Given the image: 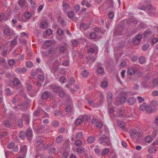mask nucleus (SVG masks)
I'll return each mask as SVG.
<instances>
[{"instance_id": "obj_53", "label": "nucleus", "mask_w": 158, "mask_h": 158, "mask_svg": "<svg viewBox=\"0 0 158 158\" xmlns=\"http://www.w3.org/2000/svg\"><path fill=\"white\" fill-rule=\"evenodd\" d=\"M26 64L27 67L29 68H31L33 65V63L31 61H28L27 62H26Z\"/></svg>"}, {"instance_id": "obj_49", "label": "nucleus", "mask_w": 158, "mask_h": 158, "mask_svg": "<svg viewBox=\"0 0 158 158\" xmlns=\"http://www.w3.org/2000/svg\"><path fill=\"white\" fill-rule=\"evenodd\" d=\"M124 110L123 109H120L118 112V115L119 117L122 116L124 113Z\"/></svg>"}, {"instance_id": "obj_40", "label": "nucleus", "mask_w": 158, "mask_h": 158, "mask_svg": "<svg viewBox=\"0 0 158 158\" xmlns=\"http://www.w3.org/2000/svg\"><path fill=\"white\" fill-rule=\"evenodd\" d=\"M82 123L81 119L79 118H77L75 121L74 123L76 125H79Z\"/></svg>"}, {"instance_id": "obj_41", "label": "nucleus", "mask_w": 158, "mask_h": 158, "mask_svg": "<svg viewBox=\"0 0 158 158\" xmlns=\"http://www.w3.org/2000/svg\"><path fill=\"white\" fill-rule=\"evenodd\" d=\"M67 15L70 19H72L74 17L75 15L73 11H70L68 12Z\"/></svg>"}, {"instance_id": "obj_52", "label": "nucleus", "mask_w": 158, "mask_h": 158, "mask_svg": "<svg viewBox=\"0 0 158 158\" xmlns=\"http://www.w3.org/2000/svg\"><path fill=\"white\" fill-rule=\"evenodd\" d=\"M96 127L99 129H101L103 127V123L101 122H97L96 123Z\"/></svg>"}, {"instance_id": "obj_55", "label": "nucleus", "mask_w": 158, "mask_h": 158, "mask_svg": "<svg viewBox=\"0 0 158 158\" xmlns=\"http://www.w3.org/2000/svg\"><path fill=\"white\" fill-rule=\"evenodd\" d=\"M146 8H147V10H155L156 9V8L155 7H152L151 4H148L146 6Z\"/></svg>"}, {"instance_id": "obj_31", "label": "nucleus", "mask_w": 158, "mask_h": 158, "mask_svg": "<svg viewBox=\"0 0 158 158\" xmlns=\"http://www.w3.org/2000/svg\"><path fill=\"white\" fill-rule=\"evenodd\" d=\"M150 105L152 107L154 108L158 105V102L155 101H152L151 102Z\"/></svg>"}, {"instance_id": "obj_13", "label": "nucleus", "mask_w": 158, "mask_h": 158, "mask_svg": "<svg viewBox=\"0 0 158 158\" xmlns=\"http://www.w3.org/2000/svg\"><path fill=\"white\" fill-rule=\"evenodd\" d=\"M9 18V17L7 15L4 13H2L0 15V22H2L3 20H7Z\"/></svg>"}, {"instance_id": "obj_23", "label": "nucleus", "mask_w": 158, "mask_h": 158, "mask_svg": "<svg viewBox=\"0 0 158 158\" xmlns=\"http://www.w3.org/2000/svg\"><path fill=\"white\" fill-rule=\"evenodd\" d=\"M26 133L23 131H21L19 133V136L20 138L22 139H24L26 137Z\"/></svg>"}, {"instance_id": "obj_3", "label": "nucleus", "mask_w": 158, "mask_h": 158, "mask_svg": "<svg viewBox=\"0 0 158 158\" xmlns=\"http://www.w3.org/2000/svg\"><path fill=\"white\" fill-rule=\"evenodd\" d=\"M123 29L121 27L117 26L115 28L113 35H122L123 34Z\"/></svg>"}, {"instance_id": "obj_42", "label": "nucleus", "mask_w": 158, "mask_h": 158, "mask_svg": "<svg viewBox=\"0 0 158 158\" xmlns=\"http://www.w3.org/2000/svg\"><path fill=\"white\" fill-rule=\"evenodd\" d=\"M150 47V45L148 43L144 44L142 47V49L143 51H146Z\"/></svg>"}, {"instance_id": "obj_50", "label": "nucleus", "mask_w": 158, "mask_h": 158, "mask_svg": "<svg viewBox=\"0 0 158 158\" xmlns=\"http://www.w3.org/2000/svg\"><path fill=\"white\" fill-rule=\"evenodd\" d=\"M66 80V78L64 76L61 77L59 78V81L62 84L64 83Z\"/></svg>"}, {"instance_id": "obj_62", "label": "nucleus", "mask_w": 158, "mask_h": 158, "mask_svg": "<svg viewBox=\"0 0 158 158\" xmlns=\"http://www.w3.org/2000/svg\"><path fill=\"white\" fill-rule=\"evenodd\" d=\"M55 48H52L48 50V53L50 54H53L55 53Z\"/></svg>"}, {"instance_id": "obj_33", "label": "nucleus", "mask_w": 158, "mask_h": 158, "mask_svg": "<svg viewBox=\"0 0 158 158\" xmlns=\"http://www.w3.org/2000/svg\"><path fill=\"white\" fill-rule=\"evenodd\" d=\"M41 109H39L35 110L34 112V115L35 116H38L40 115V113L42 111Z\"/></svg>"}, {"instance_id": "obj_12", "label": "nucleus", "mask_w": 158, "mask_h": 158, "mask_svg": "<svg viewBox=\"0 0 158 158\" xmlns=\"http://www.w3.org/2000/svg\"><path fill=\"white\" fill-rule=\"evenodd\" d=\"M87 60L88 64H90L94 62L96 59V57L95 56H92L89 55L87 57Z\"/></svg>"}, {"instance_id": "obj_38", "label": "nucleus", "mask_w": 158, "mask_h": 158, "mask_svg": "<svg viewBox=\"0 0 158 158\" xmlns=\"http://www.w3.org/2000/svg\"><path fill=\"white\" fill-rule=\"evenodd\" d=\"M147 104L145 103H143L140 106V109L142 111H144L146 110L147 108Z\"/></svg>"}, {"instance_id": "obj_7", "label": "nucleus", "mask_w": 158, "mask_h": 158, "mask_svg": "<svg viewBox=\"0 0 158 158\" xmlns=\"http://www.w3.org/2000/svg\"><path fill=\"white\" fill-rule=\"evenodd\" d=\"M42 136H38L36 137L35 139V143L36 146H39L41 144L44 145V140L42 139Z\"/></svg>"}, {"instance_id": "obj_51", "label": "nucleus", "mask_w": 158, "mask_h": 158, "mask_svg": "<svg viewBox=\"0 0 158 158\" xmlns=\"http://www.w3.org/2000/svg\"><path fill=\"white\" fill-rule=\"evenodd\" d=\"M56 32L58 35L62 36L64 35V31L63 30L61 29H57Z\"/></svg>"}, {"instance_id": "obj_20", "label": "nucleus", "mask_w": 158, "mask_h": 158, "mask_svg": "<svg viewBox=\"0 0 158 158\" xmlns=\"http://www.w3.org/2000/svg\"><path fill=\"white\" fill-rule=\"evenodd\" d=\"M50 129L49 127L47 126H42V133L49 132L50 131Z\"/></svg>"}, {"instance_id": "obj_30", "label": "nucleus", "mask_w": 158, "mask_h": 158, "mask_svg": "<svg viewBox=\"0 0 158 158\" xmlns=\"http://www.w3.org/2000/svg\"><path fill=\"white\" fill-rule=\"evenodd\" d=\"M52 125L54 127H57L59 125V122L56 120H54L52 122Z\"/></svg>"}, {"instance_id": "obj_60", "label": "nucleus", "mask_w": 158, "mask_h": 158, "mask_svg": "<svg viewBox=\"0 0 158 158\" xmlns=\"http://www.w3.org/2000/svg\"><path fill=\"white\" fill-rule=\"evenodd\" d=\"M17 44V37H15L11 41L10 44L14 46Z\"/></svg>"}, {"instance_id": "obj_56", "label": "nucleus", "mask_w": 158, "mask_h": 158, "mask_svg": "<svg viewBox=\"0 0 158 158\" xmlns=\"http://www.w3.org/2000/svg\"><path fill=\"white\" fill-rule=\"evenodd\" d=\"M62 65L64 66H68L69 65V61L68 60H64L62 63Z\"/></svg>"}, {"instance_id": "obj_35", "label": "nucleus", "mask_w": 158, "mask_h": 158, "mask_svg": "<svg viewBox=\"0 0 158 158\" xmlns=\"http://www.w3.org/2000/svg\"><path fill=\"white\" fill-rule=\"evenodd\" d=\"M135 70L134 69L132 68H129L128 70V74L131 75H133L135 73Z\"/></svg>"}, {"instance_id": "obj_11", "label": "nucleus", "mask_w": 158, "mask_h": 158, "mask_svg": "<svg viewBox=\"0 0 158 158\" xmlns=\"http://www.w3.org/2000/svg\"><path fill=\"white\" fill-rule=\"evenodd\" d=\"M136 101V98L134 97H131L128 98L126 101L127 103L130 105H133Z\"/></svg>"}, {"instance_id": "obj_10", "label": "nucleus", "mask_w": 158, "mask_h": 158, "mask_svg": "<svg viewBox=\"0 0 158 158\" xmlns=\"http://www.w3.org/2000/svg\"><path fill=\"white\" fill-rule=\"evenodd\" d=\"M106 3L108 6L107 8L110 10H114V7L113 0H107Z\"/></svg>"}, {"instance_id": "obj_64", "label": "nucleus", "mask_w": 158, "mask_h": 158, "mask_svg": "<svg viewBox=\"0 0 158 158\" xmlns=\"http://www.w3.org/2000/svg\"><path fill=\"white\" fill-rule=\"evenodd\" d=\"M82 143L81 141L79 139L75 141V144L77 146H81Z\"/></svg>"}, {"instance_id": "obj_26", "label": "nucleus", "mask_w": 158, "mask_h": 158, "mask_svg": "<svg viewBox=\"0 0 158 158\" xmlns=\"http://www.w3.org/2000/svg\"><path fill=\"white\" fill-rule=\"evenodd\" d=\"M109 152V149L107 148H106L103 149L101 152L100 155L102 156H104L106 155Z\"/></svg>"}, {"instance_id": "obj_32", "label": "nucleus", "mask_w": 158, "mask_h": 158, "mask_svg": "<svg viewBox=\"0 0 158 158\" xmlns=\"http://www.w3.org/2000/svg\"><path fill=\"white\" fill-rule=\"evenodd\" d=\"M94 140L95 138L92 136H90L88 137L87 139V141L89 143H93Z\"/></svg>"}, {"instance_id": "obj_2", "label": "nucleus", "mask_w": 158, "mask_h": 158, "mask_svg": "<svg viewBox=\"0 0 158 158\" xmlns=\"http://www.w3.org/2000/svg\"><path fill=\"white\" fill-rule=\"evenodd\" d=\"M26 135L27 139L29 142L31 141L33 136V132L31 128L29 127L27 130Z\"/></svg>"}, {"instance_id": "obj_43", "label": "nucleus", "mask_w": 158, "mask_h": 158, "mask_svg": "<svg viewBox=\"0 0 158 158\" xmlns=\"http://www.w3.org/2000/svg\"><path fill=\"white\" fill-rule=\"evenodd\" d=\"M75 137L77 139H80L83 137V135L82 132H78L76 134Z\"/></svg>"}, {"instance_id": "obj_17", "label": "nucleus", "mask_w": 158, "mask_h": 158, "mask_svg": "<svg viewBox=\"0 0 158 158\" xmlns=\"http://www.w3.org/2000/svg\"><path fill=\"white\" fill-rule=\"evenodd\" d=\"M50 93L49 92L46 91L43 92L41 94V98L45 100L49 98Z\"/></svg>"}, {"instance_id": "obj_25", "label": "nucleus", "mask_w": 158, "mask_h": 158, "mask_svg": "<svg viewBox=\"0 0 158 158\" xmlns=\"http://www.w3.org/2000/svg\"><path fill=\"white\" fill-rule=\"evenodd\" d=\"M146 25L145 23H144L143 22H141L137 26V28L139 29H140L145 27H146Z\"/></svg>"}, {"instance_id": "obj_59", "label": "nucleus", "mask_w": 158, "mask_h": 158, "mask_svg": "<svg viewBox=\"0 0 158 158\" xmlns=\"http://www.w3.org/2000/svg\"><path fill=\"white\" fill-rule=\"evenodd\" d=\"M23 119L22 118H21L19 119L18 122V126L19 127L21 128L23 127Z\"/></svg>"}, {"instance_id": "obj_5", "label": "nucleus", "mask_w": 158, "mask_h": 158, "mask_svg": "<svg viewBox=\"0 0 158 158\" xmlns=\"http://www.w3.org/2000/svg\"><path fill=\"white\" fill-rule=\"evenodd\" d=\"M27 150V148L26 145H24L21 147L19 151V153L23 158H24L26 155Z\"/></svg>"}, {"instance_id": "obj_22", "label": "nucleus", "mask_w": 158, "mask_h": 158, "mask_svg": "<svg viewBox=\"0 0 158 158\" xmlns=\"http://www.w3.org/2000/svg\"><path fill=\"white\" fill-rule=\"evenodd\" d=\"M58 96L61 98H64L67 95L62 89L58 93Z\"/></svg>"}, {"instance_id": "obj_61", "label": "nucleus", "mask_w": 158, "mask_h": 158, "mask_svg": "<svg viewBox=\"0 0 158 158\" xmlns=\"http://www.w3.org/2000/svg\"><path fill=\"white\" fill-rule=\"evenodd\" d=\"M108 85L107 82L106 81H104L102 82L101 86L102 88H107Z\"/></svg>"}, {"instance_id": "obj_15", "label": "nucleus", "mask_w": 158, "mask_h": 158, "mask_svg": "<svg viewBox=\"0 0 158 158\" xmlns=\"http://www.w3.org/2000/svg\"><path fill=\"white\" fill-rule=\"evenodd\" d=\"M152 33V31L149 29H146L143 33V36L144 38H147L150 36Z\"/></svg>"}, {"instance_id": "obj_18", "label": "nucleus", "mask_w": 158, "mask_h": 158, "mask_svg": "<svg viewBox=\"0 0 158 158\" xmlns=\"http://www.w3.org/2000/svg\"><path fill=\"white\" fill-rule=\"evenodd\" d=\"M26 70L25 68H18L15 69L16 72L18 74L24 73L26 71Z\"/></svg>"}, {"instance_id": "obj_48", "label": "nucleus", "mask_w": 158, "mask_h": 158, "mask_svg": "<svg viewBox=\"0 0 158 158\" xmlns=\"http://www.w3.org/2000/svg\"><path fill=\"white\" fill-rule=\"evenodd\" d=\"M139 62L141 64L144 63L145 61V58L143 56H141L140 57L139 59Z\"/></svg>"}, {"instance_id": "obj_63", "label": "nucleus", "mask_w": 158, "mask_h": 158, "mask_svg": "<svg viewBox=\"0 0 158 158\" xmlns=\"http://www.w3.org/2000/svg\"><path fill=\"white\" fill-rule=\"evenodd\" d=\"M126 97L125 96H122L119 98V101L121 103H123L126 101Z\"/></svg>"}, {"instance_id": "obj_14", "label": "nucleus", "mask_w": 158, "mask_h": 158, "mask_svg": "<svg viewBox=\"0 0 158 158\" xmlns=\"http://www.w3.org/2000/svg\"><path fill=\"white\" fill-rule=\"evenodd\" d=\"M23 119L25 121L26 124H28L29 123L30 117L29 115L27 114H23L22 116Z\"/></svg>"}, {"instance_id": "obj_46", "label": "nucleus", "mask_w": 158, "mask_h": 158, "mask_svg": "<svg viewBox=\"0 0 158 158\" xmlns=\"http://www.w3.org/2000/svg\"><path fill=\"white\" fill-rule=\"evenodd\" d=\"M84 151V149L82 147H79L77 149V152L79 153H82Z\"/></svg>"}, {"instance_id": "obj_19", "label": "nucleus", "mask_w": 158, "mask_h": 158, "mask_svg": "<svg viewBox=\"0 0 158 158\" xmlns=\"http://www.w3.org/2000/svg\"><path fill=\"white\" fill-rule=\"evenodd\" d=\"M112 94L111 92H108L107 94V101L108 104H110L112 101Z\"/></svg>"}, {"instance_id": "obj_45", "label": "nucleus", "mask_w": 158, "mask_h": 158, "mask_svg": "<svg viewBox=\"0 0 158 158\" xmlns=\"http://www.w3.org/2000/svg\"><path fill=\"white\" fill-rule=\"evenodd\" d=\"M131 21L132 22V24H133L135 26L138 23V20L135 18H131Z\"/></svg>"}, {"instance_id": "obj_28", "label": "nucleus", "mask_w": 158, "mask_h": 158, "mask_svg": "<svg viewBox=\"0 0 158 158\" xmlns=\"http://www.w3.org/2000/svg\"><path fill=\"white\" fill-rule=\"evenodd\" d=\"M4 33L5 35L10 36L11 34V30L9 29H6L4 31Z\"/></svg>"}, {"instance_id": "obj_9", "label": "nucleus", "mask_w": 158, "mask_h": 158, "mask_svg": "<svg viewBox=\"0 0 158 158\" xmlns=\"http://www.w3.org/2000/svg\"><path fill=\"white\" fill-rule=\"evenodd\" d=\"M27 104L26 102H24L22 103L20 105H18L17 107L15 106L13 108L16 110V109H20L22 110H25L27 109Z\"/></svg>"}, {"instance_id": "obj_47", "label": "nucleus", "mask_w": 158, "mask_h": 158, "mask_svg": "<svg viewBox=\"0 0 158 158\" xmlns=\"http://www.w3.org/2000/svg\"><path fill=\"white\" fill-rule=\"evenodd\" d=\"M75 82V81L74 78L73 77H70L69 78L68 83L69 85H72L74 84Z\"/></svg>"}, {"instance_id": "obj_57", "label": "nucleus", "mask_w": 158, "mask_h": 158, "mask_svg": "<svg viewBox=\"0 0 158 158\" xmlns=\"http://www.w3.org/2000/svg\"><path fill=\"white\" fill-rule=\"evenodd\" d=\"M13 83L16 86H18L20 84V81L18 79H15L13 81Z\"/></svg>"}, {"instance_id": "obj_44", "label": "nucleus", "mask_w": 158, "mask_h": 158, "mask_svg": "<svg viewBox=\"0 0 158 158\" xmlns=\"http://www.w3.org/2000/svg\"><path fill=\"white\" fill-rule=\"evenodd\" d=\"M97 35L95 32H92L89 35L90 37L92 39H94L97 37Z\"/></svg>"}, {"instance_id": "obj_36", "label": "nucleus", "mask_w": 158, "mask_h": 158, "mask_svg": "<svg viewBox=\"0 0 158 158\" xmlns=\"http://www.w3.org/2000/svg\"><path fill=\"white\" fill-rule=\"evenodd\" d=\"M6 94L7 96H10L13 94V93L9 88H6Z\"/></svg>"}, {"instance_id": "obj_39", "label": "nucleus", "mask_w": 158, "mask_h": 158, "mask_svg": "<svg viewBox=\"0 0 158 158\" xmlns=\"http://www.w3.org/2000/svg\"><path fill=\"white\" fill-rule=\"evenodd\" d=\"M31 16V13L29 11L25 12L24 14L25 18L26 19H29Z\"/></svg>"}, {"instance_id": "obj_1", "label": "nucleus", "mask_w": 158, "mask_h": 158, "mask_svg": "<svg viewBox=\"0 0 158 158\" xmlns=\"http://www.w3.org/2000/svg\"><path fill=\"white\" fill-rule=\"evenodd\" d=\"M98 140L100 144H102L106 146H109L110 145L109 136L106 135L104 134L100 137Z\"/></svg>"}, {"instance_id": "obj_37", "label": "nucleus", "mask_w": 158, "mask_h": 158, "mask_svg": "<svg viewBox=\"0 0 158 158\" xmlns=\"http://www.w3.org/2000/svg\"><path fill=\"white\" fill-rule=\"evenodd\" d=\"M153 108L152 107V106H151L149 104L147 106L146 110V111L148 112L149 113H151L153 111Z\"/></svg>"}, {"instance_id": "obj_29", "label": "nucleus", "mask_w": 158, "mask_h": 158, "mask_svg": "<svg viewBox=\"0 0 158 158\" xmlns=\"http://www.w3.org/2000/svg\"><path fill=\"white\" fill-rule=\"evenodd\" d=\"M63 140L62 136L61 135H59L56 138V142L57 143H61Z\"/></svg>"}, {"instance_id": "obj_54", "label": "nucleus", "mask_w": 158, "mask_h": 158, "mask_svg": "<svg viewBox=\"0 0 158 158\" xmlns=\"http://www.w3.org/2000/svg\"><path fill=\"white\" fill-rule=\"evenodd\" d=\"M89 74V72L85 70L83 71L82 73L83 77L85 78L87 77Z\"/></svg>"}, {"instance_id": "obj_8", "label": "nucleus", "mask_w": 158, "mask_h": 158, "mask_svg": "<svg viewBox=\"0 0 158 158\" xmlns=\"http://www.w3.org/2000/svg\"><path fill=\"white\" fill-rule=\"evenodd\" d=\"M50 87L53 92L56 93H58L62 89L60 87L56 85H50Z\"/></svg>"}, {"instance_id": "obj_24", "label": "nucleus", "mask_w": 158, "mask_h": 158, "mask_svg": "<svg viewBox=\"0 0 158 158\" xmlns=\"http://www.w3.org/2000/svg\"><path fill=\"white\" fill-rule=\"evenodd\" d=\"M42 126H37L34 128V131L37 133H42Z\"/></svg>"}, {"instance_id": "obj_21", "label": "nucleus", "mask_w": 158, "mask_h": 158, "mask_svg": "<svg viewBox=\"0 0 158 158\" xmlns=\"http://www.w3.org/2000/svg\"><path fill=\"white\" fill-rule=\"evenodd\" d=\"M7 135L6 131H5L3 130H1L0 131V138L2 139L3 138L6 136Z\"/></svg>"}, {"instance_id": "obj_6", "label": "nucleus", "mask_w": 158, "mask_h": 158, "mask_svg": "<svg viewBox=\"0 0 158 158\" xmlns=\"http://www.w3.org/2000/svg\"><path fill=\"white\" fill-rule=\"evenodd\" d=\"M98 49V47L96 45L93 44L89 48L88 50V53L89 54L93 53Z\"/></svg>"}, {"instance_id": "obj_4", "label": "nucleus", "mask_w": 158, "mask_h": 158, "mask_svg": "<svg viewBox=\"0 0 158 158\" xmlns=\"http://www.w3.org/2000/svg\"><path fill=\"white\" fill-rule=\"evenodd\" d=\"M142 38V36L141 34H137L135 36V38L133 40V43L136 45H138L141 42Z\"/></svg>"}, {"instance_id": "obj_58", "label": "nucleus", "mask_w": 158, "mask_h": 158, "mask_svg": "<svg viewBox=\"0 0 158 158\" xmlns=\"http://www.w3.org/2000/svg\"><path fill=\"white\" fill-rule=\"evenodd\" d=\"M148 151L149 152L151 153H153L156 152V150L155 149L152 147H150L148 148Z\"/></svg>"}, {"instance_id": "obj_16", "label": "nucleus", "mask_w": 158, "mask_h": 158, "mask_svg": "<svg viewBox=\"0 0 158 158\" xmlns=\"http://www.w3.org/2000/svg\"><path fill=\"white\" fill-rule=\"evenodd\" d=\"M91 24H85L84 23H81L80 25V27L81 28H82L84 30H86L88 29L90 26Z\"/></svg>"}, {"instance_id": "obj_34", "label": "nucleus", "mask_w": 158, "mask_h": 158, "mask_svg": "<svg viewBox=\"0 0 158 158\" xmlns=\"http://www.w3.org/2000/svg\"><path fill=\"white\" fill-rule=\"evenodd\" d=\"M38 80L40 82L43 81L44 79V76L42 74H40L37 77Z\"/></svg>"}, {"instance_id": "obj_27", "label": "nucleus", "mask_w": 158, "mask_h": 158, "mask_svg": "<svg viewBox=\"0 0 158 158\" xmlns=\"http://www.w3.org/2000/svg\"><path fill=\"white\" fill-rule=\"evenodd\" d=\"M73 109V106L72 105H68L66 106L65 110L67 112H70L72 111Z\"/></svg>"}]
</instances>
